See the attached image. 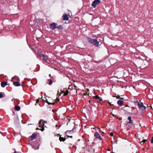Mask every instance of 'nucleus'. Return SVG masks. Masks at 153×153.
<instances>
[{"mask_svg":"<svg viewBox=\"0 0 153 153\" xmlns=\"http://www.w3.org/2000/svg\"><path fill=\"white\" fill-rule=\"evenodd\" d=\"M36 129L37 130V129H38V128H36Z\"/></svg>","mask_w":153,"mask_h":153,"instance_id":"nucleus-38","label":"nucleus"},{"mask_svg":"<svg viewBox=\"0 0 153 153\" xmlns=\"http://www.w3.org/2000/svg\"><path fill=\"white\" fill-rule=\"evenodd\" d=\"M37 136V134L36 133L33 134L30 137V139L29 140V142L32 143V141L35 139Z\"/></svg>","mask_w":153,"mask_h":153,"instance_id":"nucleus-3","label":"nucleus"},{"mask_svg":"<svg viewBox=\"0 0 153 153\" xmlns=\"http://www.w3.org/2000/svg\"><path fill=\"white\" fill-rule=\"evenodd\" d=\"M134 102L136 105H137L140 110H144L146 109V107L143 105V103L142 102L140 103L137 100H134Z\"/></svg>","mask_w":153,"mask_h":153,"instance_id":"nucleus-2","label":"nucleus"},{"mask_svg":"<svg viewBox=\"0 0 153 153\" xmlns=\"http://www.w3.org/2000/svg\"><path fill=\"white\" fill-rule=\"evenodd\" d=\"M62 28V27L61 25H59L58 26H56V28L58 29L59 30H60Z\"/></svg>","mask_w":153,"mask_h":153,"instance_id":"nucleus-17","label":"nucleus"},{"mask_svg":"<svg viewBox=\"0 0 153 153\" xmlns=\"http://www.w3.org/2000/svg\"><path fill=\"white\" fill-rule=\"evenodd\" d=\"M128 119L129 121H131V117L130 116H129L128 117Z\"/></svg>","mask_w":153,"mask_h":153,"instance_id":"nucleus-22","label":"nucleus"},{"mask_svg":"<svg viewBox=\"0 0 153 153\" xmlns=\"http://www.w3.org/2000/svg\"><path fill=\"white\" fill-rule=\"evenodd\" d=\"M120 99H123V98H120Z\"/></svg>","mask_w":153,"mask_h":153,"instance_id":"nucleus-35","label":"nucleus"},{"mask_svg":"<svg viewBox=\"0 0 153 153\" xmlns=\"http://www.w3.org/2000/svg\"><path fill=\"white\" fill-rule=\"evenodd\" d=\"M59 140L60 141H64L65 140V139L61 137H59Z\"/></svg>","mask_w":153,"mask_h":153,"instance_id":"nucleus-14","label":"nucleus"},{"mask_svg":"<svg viewBox=\"0 0 153 153\" xmlns=\"http://www.w3.org/2000/svg\"><path fill=\"white\" fill-rule=\"evenodd\" d=\"M13 85L16 86H19L21 85V84L18 81L13 82Z\"/></svg>","mask_w":153,"mask_h":153,"instance_id":"nucleus-10","label":"nucleus"},{"mask_svg":"<svg viewBox=\"0 0 153 153\" xmlns=\"http://www.w3.org/2000/svg\"><path fill=\"white\" fill-rule=\"evenodd\" d=\"M73 130H74V129L73 128L72 129V130H71L70 131H66L65 132V133L66 134H68V132H74L73 131Z\"/></svg>","mask_w":153,"mask_h":153,"instance_id":"nucleus-18","label":"nucleus"},{"mask_svg":"<svg viewBox=\"0 0 153 153\" xmlns=\"http://www.w3.org/2000/svg\"><path fill=\"white\" fill-rule=\"evenodd\" d=\"M109 103L110 104V105H111V103H109Z\"/></svg>","mask_w":153,"mask_h":153,"instance_id":"nucleus-37","label":"nucleus"},{"mask_svg":"<svg viewBox=\"0 0 153 153\" xmlns=\"http://www.w3.org/2000/svg\"><path fill=\"white\" fill-rule=\"evenodd\" d=\"M94 99H100V97L98 95H96L94 97Z\"/></svg>","mask_w":153,"mask_h":153,"instance_id":"nucleus-19","label":"nucleus"},{"mask_svg":"<svg viewBox=\"0 0 153 153\" xmlns=\"http://www.w3.org/2000/svg\"><path fill=\"white\" fill-rule=\"evenodd\" d=\"M15 108L16 110L17 111H19L20 110V107L18 105H16Z\"/></svg>","mask_w":153,"mask_h":153,"instance_id":"nucleus-13","label":"nucleus"},{"mask_svg":"<svg viewBox=\"0 0 153 153\" xmlns=\"http://www.w3.org/2000/svg\"><path fill=\"white\" fill-rule=\"evenodd\" d=\"M97 129L98 130H100V129L99 128H97Z\"/></svg>","mask_w":153,"mask_h":153,"instance_id":"nucleus-33","label":"nucleus"},{"mask_svg":"<svg viewBox=\"0 0 153 153\" xmlns=\"http://www.w3.org/2000/svg\"><path fill=\"white\" fill-rule=\"evenodd\" d=\"M44 130V127L42 128L41 129V130L42 131H43Z\"/></svg>","mask_w":153,"mask_h":153,"instance_id":"nucleus-27","label":"nucleus"},{"mask_svg":"<svg viewBox=\"0 0 153 153\" xmlns=\"http://www.w3.org/2000/svg\"><path fill=\"white\" fill-rule=\"evenodd\" d=\"M49 76L51 78V74H49Z\"/></svg>","mask_w":153,"mask_h":153,"instance_id":"nucleus-31","label":"nucleus"},{"mask_svg":"<svg viewBox=\"0 0 153 153\" xmlns=\"http://www.w3.org/2000/svg\"><path fill=\"white\" fill-rule=\"evenodd\" d=\"M4 97L3 94L0 93V98H3Z\"/></svg>","mask_w":153,"mask_h":153,"instance_id":"nucleus-20","label":"nucleus"},{"mask_svg":"<svg viewBox=\"0 0 153 153\" xmlns=\"http://www.w3.org/2000/svg\"><path fill=\"white\" fill-rule=\"evenodd\" d=\"M117 140H116L115 141H114V143H116V144H117Z\"/></svg>","mask_w":153,"mask_h":153,"instance_id":"nucleus-28","label":"nucleus"},{"mask_svg":"<svg viewBox=\"0 0 153 153\" xmlns=\"http://www.w3.org/2000/svg\"><path fill=\"white\" fill-rule=\"evenodd\" d=\"M47 123V122L45 121H44L43 120H40V122L39 123V127H42V126H44V123Z\"/></svg>","mask_w":153,"mask_h":153,"instance_id":"nucleus-8","label":"nucleus"},{"mask_svg":"<svg viewBox=\"0 0 153 153\" xmlns=\"http://www.w3.org/2000/svg\"><path fill=\"white\" fill-rule=\"evenodd\" d=\"M87 39L88 42L90 44L94 45L96 47L99 46V42L97 40L95 39H92L89 37H87Z\"/></svg>","mask_w":153,"mask_h":153,"instance_id":"nucleus-1","label":"nucleus"},{"mask_svg":"<svg viewBox=\"0 0 153 153\" xmlns=\"http://www.w3.org/2000/svg\"><path fill=\"white\" fill-rule=\"evenodd\" d=\"M123 100H118L117 102V104L120 105H123Z\"/></svg>","mask_w":153,"mask_h":153,"instance_id":"nucleus-12","label":"nucleus"},{"mask_svg":"<svg viewBox=\"0 0 153 153\" xmlns=\"http://www.w3.org/2000/svg\"><path fill=\"white\" fill-rule=\"evenodd\" d=\"M132 123H133V122L131 120L129 121L128 123H130V124H132Z\"/></svg>","mask_w":153,"mask_h":153,"instance_id":"nucleus-23","label":"nucleus"},{"mask_svg":"<svg viewBox=\"0 0 153 153\" xmlns=\"http://www.w3.org/2000/svg\"><path fill=\"white\" fill-rule=\"evenodd\" d=\"M110 135L111 136V137H112L114 135V134L113 132H111L110 133Z\"/></svg>","mask_w":153,"mask_h":153,"instance_id":"nucleus-21","label":"nucleus"},{"mask_svg":"<svg viewBox=\"0 0 153 153\" xmlns=\"http://www.w3.org/2000/svg\"><path fill=\"white\" fill-rule=\"evenodd\" d=\"M100 0H95L92 3L91 5L94 7H96L97 5L100 3Z\"/></svg>","mask_w":153,"mask_h":153,"instance_id":"nucleus-5","label":"nucleus"},{"mask_svg":"<svg viewBox=\"0 0 153 153\" xmlns=\"http://www.w3.org/2000/svg\"><path fill=\"white\" fill-rule=\"evenodd\" d=\"M120 98L119 96L118 97H117V98L118 99H120Z\"/></svg>","mask_w":153,"mask_h":153,"instance_id":"nucleus-32","label":"nucleus"},{"mask_svg":"<svg viewBox=\"0 0 153 153\" xmlns=\"http://www.w3.org/2000/svg\"><path fill=\"white\" fill-rule=\"evenodd\" d=\"M40 56L41 59L44 61H47L48 60L47 57H46L43 54H40Z\"/></svg>","mask_w":153,"mask_h":153,"instance_id":"nucleus-6","label":"nucleus"},{"mask_svg":"<svg viewBox=\"0 0 153 153\" xmlns=\"http://www.w3.org/2000/svg\"><path fill=\"white\" fill-rule=\"evenodd\" d=\"M46 102L49 104V105H50L51 104V103H50V102H48V100H46Z\"/></svg>","mask_w":153,"mask_h":153,"instance_id":"nucleus-25","label":"nucleus"},{"mask_svg":"<svg viewBox=\"0 0 153 153\" xmlns=\"http://www.w3.org/2000/svg\"><path fill=\"white\" fill-rule=\"evenodd\" d=\"M14 153H16V151H15L14 152Z\"/></svg>","mask_w":153,"mask_h":153,"instance_id":"nucleus-34","label":"nucleus"},{"mask_svg":"<svg viewBox=\"0 0 153 153\" xmlns=\"http://www.w3.org/2000/svg\"><path fill=\"white\" fill-rule=\"evenodd\" d=\"M94 136L100 140H101L102 139V138L101 137L100 134L97 132H96L94 133Z\"/></svg>","mask_w":153,"mask_h":153,"instance_id":"nucleus-4","label":"nucleus"},{"mask_svg":"<svg viewBox=\"0 0 153 153\" xmlns=\"http://www.w3.org/2000/svg\"><path fill=\"white\" fill-rule=\"evenodd\" d=\"M68 92L69 91L68 90H66L65 91H63V92L64 93V95L65 96L67 95L68 93Z\"/></svg>","mask_w":153,"mask_h":153,"instance_id":"nucleus-15","label":"nucleus"},{"mask_svg":"<svg viewBox=\"0 0 153 153\" xmlns=\"http://www.w3.org/2000/svg\"><path fill=\"white\" fill-rule=\"evenodd\" d=\"M48 81H49V82L48 83V84L49 85H50L52 84L53 82H52V80L51 79H48Z\"/></svg>","mask_w":153,"mask_h":153,"instance_id":"nucleus-16","label":"nucleus"},{"mask_svg":"<svg viewBox=\"0 0 153 153\" xmlns=\"http://www.w3.org/2000/svg\"><path fill=\"white\" fill-rule=\"evenodd\" d=\"M39 98L36 100V103H37L39 102Z\"/></svg>","mask_w":153,"mask_h":153,"instance_id":"nucleus-24","label":"nucleus"},{"mask_svg":"<svg viewBox=\"0 0 153 153\" xmlns=\"http://www.w3.org/2000/svg\"><path fill=\"white\" fill-rule=\"evenodd\" d=\"M57 25L55 23H53L50 24L49 26L50 28L52 30H54L56 28V26Z\"/></svg>","mask_w":153,"mask_h":153,"instance_id":"nucleus-7","label":"nucleus"},{"mask_svg":"<svg viewBox=\"0 0 153 153\" xmlns=\"http://www.w3.org/2000/svg\"><path fill=\"white\" fill-rule=\"evenodd\" d=\"M55 104V102H53V103H51V104L50 105H54Z\"/></svg>","mask_w":153,"mask_h":153,"instance_id":"nucleus-30","label":"nucleus"},{"mask_svg":"<svg viewBox=\"0 0 153 153\" xmlns=\"http://www.w3.org/2000/svg\"><path fill=\"white\" fill-rule=\"evenodd\" d=\"M99 99V101L100 102H101L102 101V99L101 98H100Z\"/></svg>","mask_w":153,"mask_h":153,"instance_id":"nucleus-29","label":"nucleus"},{"mask_svg":"<svg viewBox=\"0 0 153 153\" xmlns=\"http://www.w3.org/2000/svg\"><path fill=\"white\" fill-rule=\"evenodd\" d=\"M7 85V82L6 81L2 82L1 83V85L2 87H4Z\"/></svg>","mask_w":153,"mask_h":153,"instance_id":"nucleus-11","label":"nucleus"},{"mask_svg":"<svg viewBox=\"0 0 153 153\" xmlns=\"http://www.w3.org/2000/svg\"><path fill=\"white\" fill-rule=\"evenodd\" d=\"M146 140H143V141L142 142H143V143H144L146 142Z\"/></svg>","mask_w":153,"mask_h":153,"instance_id":"nucleus-26","label":"nucleus"},{"mask_svg":"<svg viewBox=\"0 0 153 153\" xmlns=\"http://www.w3.org/2000/svg\"><path fill=\"white\" fill-rule=\"evenodd\" d=\"M70 137H71V138H72V136H71Z\"/></svg>","mask_w":153,"mask_h":153,"instance_id":"nucleus-36","label":"nucleus"},{"mask_svg":"<svg viewBox=\"0 0 153 153\" xmlns=\"http://www.w3.org/2000/svg\"><path fill=\"white\" fill-rule=\"evenodd\" d=\"M63 19V20L68 21L69 19V18L68 17V15L67 14H64L62 16Z\"/></svg>","mask_w":153,"mask_h":153,"instance_id":"nucleus-9","label":"nucleus"}]
</instances>
